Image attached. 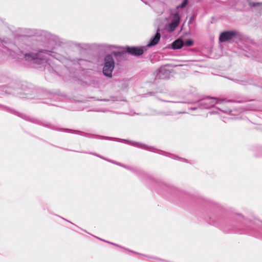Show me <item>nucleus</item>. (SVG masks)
<instances>
[{"label": "nucleus", "instance_id": "nucleus-16", "mask_svg": "<svg viewBox=\"0 0 262 262\" xmlns=\"http://www.w3.org/2000/svg\"><path fill=\"white\" fill-rule=\"evenodd\" d=\"M111 244L113 245H114L115 246H117V247H119L118 245L116 244H114V243H110Z\"/></svg>", "mask_w": 262, "mask_h": 262}, {"label": "nucleus", "instance_id": "nucleus-3", "mask_svg": "<svg viewBox=\"0 0 262 262\" xmlns=\"http://www.w3.org/2000/svg\"><path fill=\"white\" fill-rule=\"evenodd\" d=\"M225 99H220L216 97H207L202 99V102L199 104L200 108L208 109L214 106L216 104L221 103Z\"/></svg>", "mask_w": 262, "mask_h": 262}, {"label": "nucleus", "instance_id": "nucleus-6", "mask_svg": "<svg viewBox=\"0 0 262 262\" xmlns=\"http://www.w3.org/2000/svg\"><path fill=\"white\" fill-rule=\"evenodd\" d=\"M146 50V47H127L126 51L132 55L140 56L143 54L144 51Z\"/></svg>", "mask_w": 262, "mask_h": 262}, {"label": "nucleus", "instance_id": "nucleus-2", "mask_svg": "<svg viewBox=\"0 0 262 262\" xmlns=\"http://www.w3.org/2000/svg\"><path fill=\"white\" fill-rule=\"evenodd\" d=\"M114 67L115 61L112 55H106L104 59V66L102 70L103 74L109 78L112 77Z\"/></svg>", "mask_w": 262, "mask_h": 262}, {"label": "nucleus", "instance_id": "nucleus-5", "mask_svg": "<svg viewBox=\"0 0 262 262\" xmlns=\"http://www.w3.org/2000/svg\"><path fill=\"white\" fill-rule=\"evenodd\" d=\"M237 32L235 31H225L221 33L219 37L220 42L229 41L236 36Z\"/></svg>", "mask_w": 262, "mask_h": 262}, {"label": "nucleus", "instance_id": "nucleus-9", "mask_svg": "<svg viewBox=\"0 0 262 262\" xmlns=\"http://www.w3.org/2000/svg\"><path fill=\"white\" fill-rule=\"evenodd\" d=\"M184 44L182 40L178 39L172 43L171 47L174 50L179 49L183 46Z\"/></svg>", "mask_w": 262, "mask_h": 262}, {"label": "nucleus", "instance_id": "nucleus-14", "mask_svg": "<svg viewBox=\"0 0 262 262\" xmlns=\"http://www.w3.org/2000/svg\"><path fill=\"white\" fill-rule=\"evenodd\" d=\"M113 54H114L115 56H121L123 53L120 52H113Z\"/></svg>", "mask_w": 262, "mask_h": 262}, {"label": "nucleus", "instance_id": "nucleus-13", "mask_svg": "<svg viewBox=\"0 0 262 262\" xmlns=\"http://www.w3.org/2000/svg\"><path fill=\"white\" fill-rule=\"evenodd\" d=\"M193 44V42L192 40L191 39H188V40H187L185 42V45L187 46H192Z\"/></svg>", "mask_w": 262, "mask_h": 262}, {"label": "nucleus", "instance_id": "nucleus-12", "mask_svg": "<svg viewBox=\"0 0 262 262\" xmlns=\"http://www.w3.org/2000/svg\"><path fill=\"white\" fill-rule=\"evenodd\" d=\"M261 4H262L260 3H254V2H250L249 3V5L251 7H256L258 6H260Z\"/></svg>", "mask_w": 262, "mask_h": 262}, {"label": "nucleus", "instance_id": "nucleus-4", "mask_svg": "<svg viewBox=\"0 0 262 262\" xmlns=\"http://www.w3.org/2000/svg\"><path fill=\"white\" fill-rule=\"evenodd\" d=\"M171 21L165 25V29L169 32H172L179 26L180 21V16L178 12L171 13L170 15Z\"/></svg>", "mask_w": 262, "mask_h": 262}, {"label": "nucleus", "instance_id": "nucleus-11", "mask_svg": "<svg viewBox=\"0 0 262 262\" xmlns=\"http://www.w3.org/2000/svg\"><path fill=\"white\" fill-rule=\"evenodd\" d=\"M187 3H188V0H184L183 2L182 3V4L181 5H179L177 7V9L184 8L186 6Z\"/></svg>", "mask_w": 262, "mask_h": 262}, {"label": "nucleus", "instance_id": "nucleus-8", "mask_svg": "<svg viewBox=\"0 0 262 262\" xmlns=\"http://www.w3.org/2000/svg\"><path fill=\"white\" fill-rule=\"evenodd\" d=\"M160 38V33L158 31L155 36L149 40V42L146 47H150L156 45L159 42Z\"/></svg>", "mask_w": 262, "mask_h": 262}, {"label": "nucleus", "instance_id": "nucleus-15", "mask_svg": "<svg viewBox=\"0 0 262 262\" xmlns=\"http://www.w3.org/2000/svg\"><path fill=\"white\" fill-rule=\"evenodd\" d=\"M199 106L198 107H190L189 109L191 110H195L197 109L198 108H199Z\"/></svg>", "mask_w": 262, "mask_h": 262}, {"label": "nucleus", "instance_id": "nucleus-1", "mask_svg": "<svg viewBox=\"0 0 262 262\" xmlns=\"http://www.w3.org/2000/svg\"><path fill=\"white\" fill-rule=\"evenodd\" d=\"M55 58L60 60L59 55L51 51H40L38 53H27L25 55V58L27 61L33 60L34 62L38 64L44 63L51 60V58Z\"/></svg>", "mask_w": 262, "mask_h": 262}, {"label": "nucleus", "instance_id": "nucleus-10", "mask_svg": "<svg viewBox=\"0 0 262 262\" xmlns=\"http://www.w3.org/2000/svg\"><path fill=\"white\" fill-rule=\"evenodd\" d=\"M129 144L133 145L136 146L137 147H139L142 148L146 149L147 148V146L145 145L142 144L141 143H136L134 142L130 141L128 142Z\"/></svg>", "mask_w": 262, "mask_h": 262}, {"label": "nucleus", "instance_id": "nucleus-17", "mask_svg": "<svg viewBox=\"0 0 262 262\" xmlns=\"http://www.w3.org/2000/svg\"><path fill=\"white\" fill-rule=\"evenodd\" d=\"M93 155H95V156H97V157H100V158H102L101 156H99V155H98L94 154Z\"/></svg>", "mask_w": 262, "mask_h": 262}, {"label": "nucleus", "instance_id": "nucleus-7", "mask_svg": "<svg viewBox=\"0 0 262 262\" xmlns=\"http://www.w3.org/2000/svg\"><path fill=\"white\" fill-rule=\"evenodd\" d=\"M170 72L164 66L161 67L158 71L156 77L158 79H166L170 77Z\"/></svg>", "mask_w": 262, "mask_h": 262}]
</instances>
